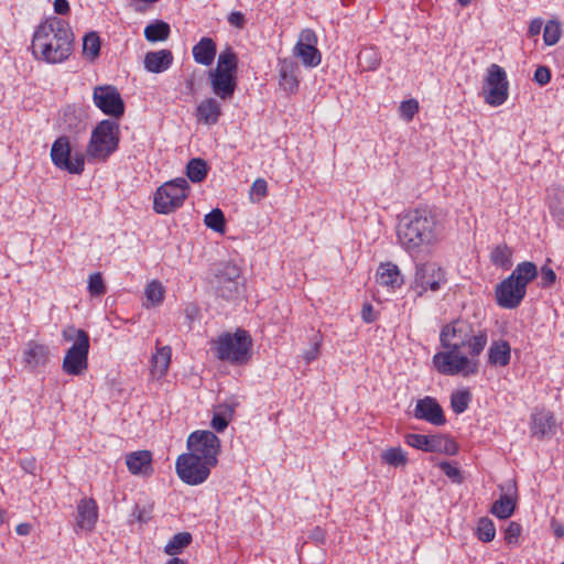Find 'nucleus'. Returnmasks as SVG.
<instances>
[{
    "label": "nucleus",
    "instance_id": "10",
    "mask_svg": "<svg viewBox=\"0 0 564 564\" xmlns=\"http://www.w3.org/2000/svg\"><path fill=\"white\" fill-rule=\"evenodd\" d=\"M508 89L506 70L497 64H491L482 85L485 101L492 107L502 105L508 99Z\"/></svg>",
    "mask_w": 564,
    "mask_h": 564
},
{
    "label": "nucleus",
    "instance_id": "61",
    "mask_svg": "<svg viewBox=\"0 0 564 564\" xmlns=\"http://www.w3.org/2000/svg\"><path fill=\"white\" fill-rule=\"evenodd\" d=\"M319 347H321V340L317 339V336H315L313 346L303 354V358L305 359V361L307 364L312 362L313 360H315L317 358V356L319 354Z\"/></svg>",
    "mask_w": 564,
    "mask_h": 564
},
{
    "label": "nucleus",
    "instance_id": "22",
    "mask_svg": "<svg viewBox=\"0 0 564 564\" xmlns=\"http://www.w3.org/2000/svg\"><path fill=\"white\" fill-rule=\"evenodd\" d=\"M217 53V45L212 37H202L192 48L193 58L197 64L209 66Z\"/></svg>",
    "mask_w": 564,
    "mask_h": 564
},
{
    "label": "nucleus",
    "instance_id": "44",
    "mask_svg": "<svg viewBox=\"0 0 564 564\" xmlns=\"http://www.w3.org/2000/svg\"><path fill=\"white\" fill-rule=\"evenodd\" d=\"M240 278V269L230 262L224 263L221 269L216 274V280H219L220 283L223 282H238V279Z\"/></svg>",
    "mask_w": 564,
    "mask_h": 564
},
{
    "label": "nucleus",
    "instance_id": "23",
    "mask_svg": "<svg viewBox=\"0 0 564 564\" xmlns=\"http://www.w3.org/2000/svg\"><path fill=\"white\" fill-rule=\"evenodd\" d=\"M511 360V346L505 339L494 340L488 349V364L494 367H506Z\"/></svg>",
    "mask_w": 564,
    "mask_h": 564
},
{
    "label": "nucleus",
    "instance_id": "25",
    "mask_svg": "<svg viewBox=\"0 0 564 564\" xmlns=\"http://www.w3.org/2000/svg\"><path fill=\"white\" fill-rule=\"evenodd\" d=\"M377 282L391 289L400 288L403 283L398 265L387 262L381 263L377 270Z\"/></svg>",
    "mask_w": 564,
    "mask_h": 564
},
{
    "label": "nucleus",
    "instance_id": "34",
    "mask_svg": "<svg viewBox=\"0 0 564 564\" xmlns=\"http://www.w3.org/2000/svg\"><path fill=\"white\" fill-rule=\"evenodd\" d=\"M193 541L189 532H180L172 536V539L164 546V552L169 555H177L183 552Z\"/></svg>",
    "mask_w": 564,
    "mask_h": 564
},
{
    "label": "nucleus",
    "instance_id": "64",
    "mask_svg": "<svg viewBox=\"0 0 564 564\" xmlns=\"http://www.w3.org/2000/svg\"><path fill=\"white\" fill-rule=\"evenodd\" d=\"M15 532L19 535H28L31 532V524L29 523H20L15 528Z\"/></svg>",
    "mask_w": 564,
    "mask_h": 564
},
{
    "label": "nucleus",
    "instance_id": "51",
    "mask_svg": "<svg viewBox=\"0 0 564 564\" xmlns=\"http://www.w3.org/2000/svg\"><path fill=\"white\" fill-rule=\"evenodd\" d=\"M153 507L151 505L140 506L135 505L133 510V518L140 523H148L152 518Z\"/></svg>",
    "mask_w": 564,
    "mask_h": 564
},
{
    "label": "nucleus",
    "instance_id": "19",
    "mask_svg": "<svg viewBox=\"0 0 564 564\" xmlns=\"http://www.w3.org/2000/svg\"><path fill=\"white\" fill-rule=\"evenodd\" d=\"M209 82L213 93L223 100L232 98L237 88V76L225 72H209Z\"/></svg>",
    "mask_w": 564,
    "mask_h": 564
},
{
    "label": "nucleus",
    "instance_id": "55",
    "mask_svg": "<svg viewBox=\"0 0 564 564\" xmlns=\"http://www.w3.org/2000/svg\"><path fill=\"white\" fill-rule=\"evenodd\" d=\"M533 79L540 86L547 85L551 80V69L547 66H538L534 72Z\"/></svg>",
    "mask_w": 564,
    "mask_h": 564
},
{
    "label": "nucleus",
    "instance_id": "15",
    "mask_svg": "<svg viewBox=\"0 0 564 564\" xmlns=\"http://www.w3.org/2000/svg\"><path fill=\"white\" fill-rule=\"evenodd\" d=\"M317 37L313 30L305 29L300 33L293 53L307 67H316L321 64L322 55L316 47Z\"/></svg>",
    "mask_w": 564,
    "mask_h": 564
},
{
    "label": "nucleus",
    "instance_id": "27",
    "mask_svg": "<svg viewBox=\"0 0 564 564\" xmlns=\"http://www.w3.org/2000/svg\"><path fill=\"white\" fill-rule=\"evenodd\" d=\"M48 359V348L45 345L29 343L26 349L23 352L24 362L31 368L43 366Z\"/></svg>",
    "mask_w": 564,
    "mask_h": 564
},
{
    "label": "nucleus",
    "instance_id": "16",
    "mask_svg": "<svg viewBox=\"0 0 564 564\" xmlns=\"http://www.w3.org/2000/svg\"><path fill=\"white\" fill-rule=\"evenodd\" d=\"M99 518V508L94 498H82L76 506V523L74 531L93 532Z\"/></svg>",
    "mask_w": 564,
    "mask_h": 564
},
{
    "label": "nucleus",
    "instance_id": "3",
    "mask_svg": "<svg viewBox=\"0 0 564 564\" xmlns=\"http://www.w3.org/2000/svg\"><path fill=\"white\" fill-rule=\"evenodd\" d=\"M443 231L440 214L429 207L408 210L399 218L397 237L401 247L409 253H417L421 248L436 243Z\"/></svg>",
    "mask_w": 564,
    "mask_h": 564
},
{
    "label": "nucleus",
    "instance_id": "31",
    "mask_svg": "<svg viewBox=\"0 0 564 564\" xmlns=\"http://www.w3.org/2000/svg\"><path fill=\"white\" fill-rule=\"evenodd\" d=\"M516 509V500L509 494H502L500 498L494 502L490 512L499 519H508Z\"/></svg>",
    "mask_w": 564,
    "mask_h": 564
},
{
    "label": "nucleus",
    "instance_id": "59",
    "mask_svg": "<svg viewBox=\"0 0 564 564\" xmlns=\"http://www.w3.org/2000/svg\"><path fill=\"white\" fill-rule=\"evenodd\" d=\"M361 318L365 323L370 324L378 319V313L370 303H365L361 308Z\"/></svg>",
    "mask_w": 564,
    "mask_h": 564
},
{
    "label": "nucleus",
    "instance_id": "49",
    "mask_svg": "<svg viewBox=\"0 0 564 564\" xmlns=\"http://www.w3.org/2000/svg\"><path fill=\"white\" fill-rule=\"evenodd\" d=\"M63 121L69 131H77L80 129L82 120L75 108L68 107L64 110Z\"/></svg>",
    "mask_w": 564,
    "mask_h": 564
},
{
    "label": "nucleus",
    "instance_id": "38",
    "mask_svg": "<svg viewBox=\"0 0 564 564\" xmlns=\"http://www.w3.org/2000/svg\"><path fill=\"white\" fill-rule=\"evenodd\" d=\"M382 463L392 467H403L408 464L405 452L401 447H390L381 453Z\"/></svg>",
    "mask_w": 564,
    "mask_h": 564
},
{
    "label": "nucleus",
    "instance_id": "54",
    "mask_svg": "<svg viewBox=\"0 0 564 564\" xmlns=\"http://www.w3.org/2000/svg\"><path fill=\"white\" fill-rule=\"evenodd\" d=\"M522 528L518 522L511 521L505 530V540L508 544L517 543Z\"/></svg>",
    "mask_w": 564,
    "mask_h": 564
},
{
    "label": "nucleus",
    "instance_id": "11",
    "mask_svg": "<svg viewBox=\"0 0 564 564\" xmlns=\"http://www.w3.org/2000/svg\"><path fill=\"white\" fill-rule=\"evenodd\" d=\"M175 468L182 481L196 486L203 484L208 478L212 466L207 465L198 456L185 453L177 457Z\"/></svg>",
    "mask_w": 564,
    "mask_h": 564
},
{
    "label": "nucleus",
    "instance_id": "43",
    "mask_svg": "<svg viewBox=\"0 0 564 564\" xmlns=\"http://www.w3.org/2000/svg\"><path fill=\"white\" fill-rule=\"evenodd\" d=\"M561 37V25L557 21L550 20L546 22L543 30V41L545 45H555Z\"/></svg>",
    "mask_w": 564,
    "mask_h": 564
},
{
    "label": "nucleus",
    "instance_id": "5",
    "mask_svg": "<svg viewBox=\"0 0 564 564\" xmlns=\"http://www.w3.org/2000/svg\"><path fill=\"white\" fill-rule=\"evenodd\" d=\"M215 345L217 357L220 360L242 365L251 357L252 339L249 333L242 328H237L234 334H220Z\"/></svg>",
    "mask_w": 564,
    "mask_h": 564
},
{
    "label": "nucleus",
    "instance_id": "1",
    "mask_svg": "<svg viewBox=\"0 0 564 564\" xmlns=\"http://www.w3.org/2000/svg\"><path fill=\"white\" fill-rule=\"evenodd\" d=\"M487 340L486 330L475 333L470 323L457 319L442 328L440 341L445 351L435 354L433 364L445 376L475 375L478 362L474 358L481 354Z\"/></svg>",
    "mask_w": 564,
    "mask_h": 564
},
{
    "label": "nucleus",
    "instance_id": "41",
    "mask_svg": "<svg viewBox=\"0 0 564 564\" xmlns=\"http://www.w3.org/2000/svg\"><path fill=\"white\" fill-rule=\"evenodd\" d=\"M476 535L482 542H491L496 536L494 521L488 517L480 518L477 523Z\"/></svg>",
    "mask_w": 564,
    "mask_h": 564
},
{
    "label": "nucleus",
    "instance_id": "33",
    "mask_svg": "<svg viewBox=\"0 0 564 564\" xmlns=\"http://www.w3.org/2000/svg\"><path fill=\"white\" fill-rule=\"evenodd\" d=\"M170 25L161 20L145 26L144 37L147 41L155 43L165 41L170 35Z\"/></svg>",
    "mask_w": 564,
    "mask_h": 564
},
{
    "label": "nucleus",
    "instance_id": "6",
    "mask_svg": "<svg viewBox=\"0 0 564 564\" xmlns=\"http://www.w3.org/2000/svg\"><path fill=\"white\" fill-rule=\"evenodd\" d=\"M119 145V124L110 119L101 120L93 130L87 145L89 158L105 162Z\"/></svg>",
    "mask_w": 564,
    "mask_h": 564
},
{
    "label": "nucleus",
    "instance_id": "30",
    "mask_svg": "<svg viewBox=\"0 0 564 564\" xmlns=\"http://www.w3.org/2000/svg\"><path fill=\"white\" fill-rule=\"evenodd\" d=\"M238 69V57L232 47L227 46L218 55L215 72H225V74H234L236 76Z\"/></svg>",
    "mask_w": 564,
    "mask_h": 564
},
{
    "label": "nucleus",
    "instance_id": "63",
    "mask_svg": "<svg viewBox=\"0 0 564 564\" xmlns=\"http://www.w3.org/2000/svg\"><path fill=\"white\" fill-rule=\"evenodd\" d=\"M543 26L542 19H533L529 24L528 33L530 36L539 35Z\"/></svg>",
    "mask_w": 564,
    "mask_h": 564
},
{
    "label": "nucleus",
    "instance_id": "47",
    "mask_svg": "<svg viewBox=\"0 0 564 564\" xmlns=\"http://www.w3.org/2000/svg\"><path fill=\"white\" fill-rule=\"evenodd\" d=\"M239 293V282H223L217 280L216 294L226 300L234 299Z\"/></svg>",
    "mask_w": 564,
    "mask_h": 564
},
{
    "label": "nucleus",
    "instance_id": "50",
    "mask_svg": "<svg viewBox=\"0 0 564 564\" xmlns=\"http://www.w3.org/2000/svg\"><path fill=\"white\" fill-rule=\"evenodd\" d=\"M438 467L455 484H462L463 482V476L460 474V470L458 467L452 465L448 462H441L438 464Z\"/></svg>",
    "mask_w": 564,
    "mask_h": 564
},
{
    "label": "nucleus",
    "instance_id": "32",
    "mask_svg": "<svg viewBox=\"0 0 564 564\" xmlns=\"http://www.w3.org/2000/svg\"><path fill=\"white\" fill-rule=\"evenodd\" d=\"M490 261L503 270L510 269L512 267V249L506 243L497 245L490 252Z\"/></svg>",
    "mask_w": 564,
    "mask_h": 564
},
{
    "label": "nucleus",
    "instance_id": "57",
    "mask_svg": "<svg viewBox=\"0 0 564 564\" xmlns=\"http://www.w3.org/2000/svg\"><path fill=\"white\" fill-rule=\"evenodd\" d=\"M556 280V274L553 271V269L549 268L547 265L542 267L541 269V282L540 285L542 288H549L552 285Z\"/></svg>",
    "mask_w": 564,
    "mask_h": 564
},
{
    "label": "nucleus",
    "instance_id": "12",
    "mask_svg": "<svg viewBox=\"0 0 564 564\" xmlns=\"http://www.w3.org/2000/svg\"><path fill=\"white\" fill-rule=\"evenodd\" d=\"M93 101L105 115L119 119L124 113V101L118 89L112 85H102L94 88Z\"/></svg>",
    "mask_w": 564,
    "mask_h": 564
},
{
    "label": "nucleus",
    "instance_id": "45",
    "mask_svg": "<svg viewBox=\"0 0 564 564\" xmlns=\"http://www.w3.org/2000/svg\"><path fill=\"white\" fill-rule=\"evenodd\" d=\"M470 402V393L468 391H458L453 393L451 398V405L456 414L465 412Z\"/></svg>",
    "mask_w": 564,
    "mask_h": 564
},
{
    "label": "nucleus",
    "instance_id": "28",
    "mask_svg": "<svg viewBox=\"0 0 564 564\" xmlns=\"http://www.w3.org/2000/svg\"><path fill=\"white\" fill-rule=\"evenodd\" d=\"M404 441L409 446L427 453H435V449H438L437 443H440L438 434L423 435L410 433L405 435Z\"/></svg>",
    "mask_w": 564,
    "mask_h": 564
},
{
    "label": "nucleus",
    "instance_id": "39",
    "mask_svg": "<svg viewBox=\"0 0 564 564\" xmlns=\"http://www.w3.org/2000/svg\"><path fill=\"white\" fill-rule=\"evenodd\" d=\"M549 210L555 221L564 227V193H554L549 199Z\"/></svg>",
    "mask_w": 564,
    "mask_h": 564
},
{
    "label": "nucleus",
    "instance_id": "26",
    "mask_svg": "<svg viewBox=\"0 0 564 564\" xmlns=\"http://www.w3.org/2000/svg\"><path fill=\"white\" fill-rule=\"evenodd\" d=\"M151 462L152 455L149 451H137L128 454L126 457L127 467L133 475H147L152 470Z\"/></svg>",
    "mask_w": 564,
    "mask_h": 564
},
{
    "label": "nucleus",
    "instance_id": "13",
    "mask_svg": "<svg viewBox=\"0 0 564 564\" xmlns=\"http://www.w3.org/2000/svg\"><path fill=\"white\" fill-rule=\"evenodd\" d=\"M445 282V271L437 263L425 262L416 264L413 288L417 290L419 296H422L429 290L433 292L438 291Z\"/></svg>",
    "mask_w": 564,
    "mask_h": 564
},
{
    "label": "nucleus",
    "instance_id": "52",
    "mask_svg": "<svg viewBox=\"0 0 564 564\" xmlns=\"http://www.w3.org/2000/svg\"><path fill=\"white\" fill-rule=\"evenodd\" d=\"M419 111V102L415 99L402 101L400 105V112L408 121L412 120Z\"/></svg>",
    "mask_w": 564,
    "mask_h": 564
},
{
    "label": "nucleus",
    "instance_id": "56",
    "mask_svg": "<svg viewBox=\"0 0 564 564\" xmlns=\"http://www.w3.org/2000/svg\"><path fill=\"white\" fill-rule=\"evenodd\" d=\"M268 193V183L264 178H257L253 184L251 185V192L250 195L257 196V199L260 200L261 198L265 197Z\"/></svg>",
    "mask_w": 564,
    "mask_h": 564
},
{
    "label": "nucleus",
    "instance_id": "17",
    "mask_svg": "<svg viewBox=\"0 0 564 564\" xmlns=\"http://www.w3.org/2000/svg\"><path fill=\"white\" fill-rule=\"evenodd\" d=\"M413 414L415 419L426 421L435 426H442L446 423L442 406L432 397L417 400Z\"/></svg>",
    "mask_w": 564,
    "mask_h": 564
},
{
    "label": "nucleus",
    "instance_id": "40",
    "mask_svg": "<svg viewBox=\"0 0 564 564\" xmlns=\"http://www.w3.org/2000/svg\"><path fill=\"white\" fill-rule=\"evenodd\" d=\"M100 52V39L96 32L87 33L83 39L84 55L94 61Z\"/></svg>",
    "mask_w": 564,
    "mask_h": 564
},
{
    "label": "nucleus",
    "instance_id": "53",
    "mask_svg": "<svg viewBox=\"0 0 564 564\" xmlns=\"http://www.w3.org/2000/svg\"><path fill=\"white\" fill-rule=\"evenodd\" d=\"M62 336H63L64 340L74 341V343H79L82 336L89 337L87 332H85L84 329H80V328H76L73 325L65 327L63 329Z\"/></svg>",
    "mask_w": 564,
    "mask_h": 564
},
{
    "label": "nucleus",
    "instance_id": "37",
    "mask_svg": "<svg viewBox=\"0 0 564 564\" xmlns=\"http://www.w3.org/2000/svg\"><path fill=\"white\" fill-rule=\"evenodd\" d=\"M165 289L159 280H152L145 285L144 295L149 304L147 306H158L164 300Z\"/></svg>",
    "mask_w": 564,
    "mask_h": 564
},
{
    "label": "nucleus",
    "instance_id": "14",
    "mask_svg": "<svg viewBox=\"0 0 564 564\" xmlns=\"http://www.w3.org/2000/svg\"><path fill=\"white\" fill-rule=\"evenodd\" d=\"M89 337L82 336L79 343H74L63 359V371L70 376H79L88 368Z\"/></svg>",
    "mask_w": 564,
    "mask_h": 564
},
{
    "label": "nucleus",
    "instance_id": "24",
    "mask_svg": "<svg viewBox=\"0 0 564 564\" xmlns=\"http://www.w3.org/2000/svg\"><path fill=\"white\" fill-rule=\"evenodd\" d=\"M221 116V108L215 98H206L196 108V118L199 122L213 126L218 122Z\"/></svg>",
    "mask_w": 564,
    "mask_h": 564
},
{
    "label": "nucleus",
    "instance_id": "35",
    "mask_svg": "<svg viewBox=\"0 0 564 564\" xmlns=\"http://www.w3.org/2000/svg\"><path fill=\"white\" fill-rule=\"evenodd\" d=\"M380 63V53L375 47H366L358 54V64L364 70H376Z\"/></svg>",
    "mask_w": 564,
    "mask_h": 564
},
{
    "label": "nucleus",
    "instance_id": "8",
    "mask_svg": "<svg viewBox=\"0 0 564 564\" xmlns=\"http://www.w3.org/2000/svg\"><path fill=\"white\" fill-rule=\"evenodd\" d=\"M53 164L70 174H82L85 167V158L80 152L72 154V147L67 137H58L51 148Z\"/></svg>",
    "mask_w": 564,
    "mask_h": 564
},
{
    "label": "nucleus",
    "instance_id": "2",
    "mask_svg": "<svg viewBox=\"0 0 564 564\" xmlns=\"http://www.w3.org/2000/svg\"><path fill=\"white\" fill-rule=\"evenodd\" d=\"M74 34L69 23L52 15L42 21L32 36V55L47 64H59L73 53Z\"/></svg>",
    "mask_w": 564,
    "mask_h": 564
},
{
    "label": "nucleus",
    "instance_id": "48",
    "mask_svg": "<svg viewBox=\"0 0 564 564\" xmlns=\"http://www.w3.org/2000/svg\"><path fill=\"white\" fill-rule=\"evenodd\" d=\"M437 448L435 453H442L449 456H454L458 453V444L451 437L438 434Z\"/></svg>",
    "mask_w": 564,
    "mask_h": 564
},
{
    "label": "nucleus",
    "instance_id": "4",
    "mask_svg": "<svg viewBox=\"0 0 564 564\" xmlns=\"http://www.w3.org/2000/svg\"><path fill=\"white\" fill-rule=\"evenodd\" d=\"M538 268L531 261L518 263L512 273L497 284L496 302L500 307L513 310L523 301L528 284L538 276Z\"/></svg>",
    "mask_w": 564,
    "mask_h": 564
},
{
    "label": "nucleus",
    "instance_id": "7",
    "mask_svg": "<svg viewBox=\"0 0 564 564\" xmlns=\"http://www.w3.org/2000/svg\"><path fill=\"white\" fill-rule=\"evenodd\" d=\"M188 193L189 185L184 177L165 182L154 193L153 209L158 214H171L184 204Z\"/></svg>",
    "mask_w": 564,
    "mask_h": 564
},
{
    "label": "nucleus",
    "instance_id": "62",
    "mask_svg": "<svg viewBox=\"0 0 564 564\" xmlns=\"http://www.w3.org/2000/svg\"><path fill=\"white\" fill-rule=\"evenodd\" d=\"M54 11L59 15H65L69 12V3L67 0H54Z\"/></svg>",
    "mask_w": 564,
    "mask_h": 564
},
{
    "label": "nucleus",
    "instance_id": "9",
    "mask_svg": "<svg viewBox=\"0 0 564 564\" xmlns=\"http://www.w3.org/2000/svg\"><path fill=\"white\" fill-rule=\"evenodd\" d=\"M189 454L204 459L207 465L215 467L220 453V440L212 431H195L187 438Z\"/></svg>",
    "mask_w": 564,
    "mask_h": 564
},
{
    "label": "nucleus",
    "instance_id": "18",
    "mask_svg": "<svg viewBox=\"0 0 564 564\" xmlns=\"http://www.w3.org/2000/svg\"><path fill=\"white\" fill-rule=\"evenodd\" d=\"M556 421L554 414L549 410H536L531 415V434L539 440L555 434Z\"/></svg>",
    "mask_w": 564,
    "mask_h": 564
},
{
    "label": "nucleus",
    "instance_id": "60",
    "mask_svg": "<svg viewBox=\"0 0 564 564\" xmlns=\"http://www.w3.org/2000/svg\"><path fill=\"white\" fill-rule=\"evenodd\" d=\"M227 21L230 25L237 29H243L247 22L245 14L240 11L231 12L227 18Z\"/></svg>",
    "mask_w": 564,
    "mask_h": 564
},
{
    "label": "nucleus",
    "instance_id": "29",
    "mask_svg": "<svg viewBox=\"0 0 564 564\" xmlns=\"http://www.w3.org/2000/svg\"><path fill=\"white\" fill-rule=\"evenodd\" d=\"M172 349L170 346L156 347L155 354H153L151 362H152V372L162 377L169 369L171 362Z\"/></svg>",
    "mask_w": 564,
    "mask_h": 564
},
{
    "label": "nucleus",
    "instance_id": "36",
    "mask_svg": "<svg viewBox=\"0 0 564 564\" xmlns=\"http://www.w3.org/2000/svg\"><path fill=\"white\" fill-rule=\"evenodd\" d=\"M208 166L205 160L194 158L186 165V175L193 183H199L205 180Z\"/></svg>",
    "mask_w": 564,
    "mask_h": 564
},
{
    "label": "nucleus",
    "instance_id": "46",
    "mask_svg": "<svg viewBox=\"0 0 564 564\" xmlns=\"http://www.w3.org/2000/svg\"><path fill=\"white\" fill-rule=\"evenodd\" d=\"M106 285L100 272H95L88 279V292L91 296L100 297L106 293Z\"/></svg>",
    "mask_w": 564,
    "mask_h": 564
},
{
    "label": "nucleus",
    "instance_id": "20",
    "mask_svg": "<svg viewBox=\"0 0 564 564\" xmlns=\"http://www.w3.org/2000/svg\"><path fill=\"white\" fill-rule=\"evenodd\" d=\"M279 85L286 93H294L299 87V65L295 61L283 58L279 61Z\"/></svg>",
    "mask_w": 564,
    "mask_h": 564
},
{
    "label": "nucleus",
    "instance_id": "42",
    "mask_svg": "<svg viewBox=\"0 0 564 564\" xmlns=\"http://www.w3.org/2000/svg\"><path fill=\"white\" fill-rule=\"evenodd\" d=\"M205 225L212 230L223 234L226 228L225 215L219 208H215L205 215Z\"/></svg>",
    "mask_w": 564,
    "mask_h": 564
},
{
    "label": "nucleus",
    "instance_id": "21",
    "mask_svg": "<svg viewBox=\"0 0 564 564\" xmlns=\"http://www.w3.org/2000/svg\"><path fill=\"white\" fill-rule=\"evenodd\" d=\"M144 68L151 73H163L173 63V54L170 50L148 52L144 56Z\"/></svg>",
    "mask_w": 564,
    "mask_h": 564
},
{
    "label": "nucleus",
    "instance_id": "58",
    "mask_svg": "<svg viewBox=\"0 0 564 564\" xmlns=\"http://www.w3.org/2000/svg\"><path fill=\"white\" fill-rule=\"evenodd\" d=\"M229 424V420L221 413H215L210 426L218 433L224 432Z\"/></svg>",
    "mask_w": 564,
    "mask_h": 564
}]
</instances>
